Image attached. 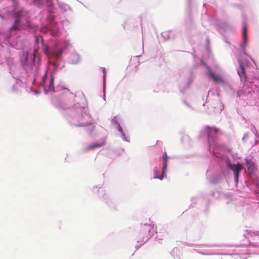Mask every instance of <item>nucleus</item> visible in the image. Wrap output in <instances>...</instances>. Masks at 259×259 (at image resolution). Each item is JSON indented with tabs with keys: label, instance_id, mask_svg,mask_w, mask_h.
<instances>
[{
	"label": "nucleus",
	"instance_id": "obj_1",
	"mask_svg": "<svg viewBox=\"0 0 259 259\" xmlns=\"http://www.w3.org/2000/svg\"><path fill=\"white\" fill-rule=\"evenodd\" d=\"M155 232H156V228L154 224H145L142 225L139 234L140 237L142 236L143 238L141 241L144 242V239H148Z\"/></svg>",
	"mask_w": 259,
	"mask_h": 259
},
{
	"label": "nucleus",
	"instance_id": "obj_2",
	"mask_svg": "<svg viewBox=\"0 0 259 259\" xmlns=\"http://www.w3.org/2000/svg\"><path fill=\"white\" fill-rule=\"evenodd\" d=\"M15 18H17L15 20L14 23L11 28V30H19L20 28V21L19 19H21L24 17H27L28 16V13L24 11H20L17 12H15L14 14Z\"/></svg>",
	"mask_w": 259,
	"mask_h": 259
},
{
	"label": "nucleus",
	"instance_id": "obj_3",
	"mask_svg": "<svg viewBox=\"0 0 259 259\" xmlns=\"http://www.w3.org/2000/svg\"><path fill=\"white\" fill-rule=\"evenodd\" d=\"M207 69H208L207 76L209 77H211L213 81H214L215 82H216L218 83H220L221 84H225V81L222 77V76L221 75H215L210 67H208Z\"/></svg>",
	"mask_w": 259,
	"mask_h": 259
},
{
	"label": "nucleus",
	"instance_id": "obj_4",
	"mask_svg": "<svg viewBox=\"0 0 259 259\" xmlns=\"http://www.w3.org/2000/svg\"><path fill=\"white\" fill-rule=\"evenodd\" d=\"M229 167L233 171L235 177V180L236 183H238L239 174L242 169V165L238 163L237 164H229Z\"/></svg>",
	"mask_w": 259,
	"mask_h": 259
},
{
	"label": "nucleus",
	"instance_id": "obj_5",
	"mask_svg": "<svg viewBox=\"0 0 259 259\" xmlns=\"http://www.w3.org/2000/svg\"><path fill=\"white\" fill-rule=\"evenodd\" d=\"M247 169L250 173L254 172L257 169V166L254 161L252 160L245 159Z\"/></svg>",
	"mask_w": 259,
	"mask_h": 259
},
{
	"label": "nucleus",
	"instance_id": "obj_6",
	"mask_svg": "<svg viewBox=\"0 0 259 259\" xmlns=\"http://www.w3.org/2000/svg\"><path fill=\"white\" fill-rule=\"evenodd\" d=\"M204 130L207 135V137L209 139L214 137L215 134L219 131V130L215 127L211 128L209 126L205 127Z\"/></svg>",
	"mask_w": 259,
	"mask_h": 259
},
{
	"label": "nucleus",
	"instance_id": "obj_7",
	"mask_svg": "<svg viewBox=\"0 0 259 259\" xmlns=\"http://www.w3.org/2000/svg\"><path fill=\"white\" fill-rule=\"evenodd\" d=\"M242 37L243 39V44L242 46V49L244 51L245 47L247 46V26L246 24L244 22L243 24V32Z\"/></svg>",
	"mask_w": 259,
	"mask_h": 259
},
{
	"label": "nucleus",
	"instance_id": "obj_8",
	"mask_svg": "<svg viewBox=\"0 0 259 259\" xmlns=\"http://www.w3.org/2000/svg\"><path fill=\"white\" fill-rule=\"evenodd\" d=\"M105 144H106L105 140H103L102 142L101 143L96 142V143H93V144L89 145L87 147L86 151H89L93 150V149L101 147L102 146L105 145Z\"/></svg>",
	"mask_w": 259,
	"mask_h": 259
},
{
	"label": "nucleus",
	"instance_id": "obj_9",
	"mask_svg": "<svg viewBox=\"0 0 259 259\" xmlns=\"http://www.w3.org/2000/svg\"><path fill=\"white\" fill-rule=\"evenodd\" d=\"M163 167H162V175L163 176L159 179L162 180L164 176L165 175L166 169H167V159L168 157L167 156V154L165 152L163 153Z\"/></svg>",
	"mask_w": 259,
	"mask_h": 259
},
{
	"label": "nucleus",
	"instance_id": "obj_10",
	"mask_svg": "<svg viewBox=\"0 0 259 259\" xmlns=\"http://www.w3.org/2000/svg\"><path fill=\"white\" fill-rule=\"evenodd\" d=\"M239 67L238 69V74L239 76H240L241 79L242 80L243 78L245 80L246 79V74L245 72V69L243 67V65L242 63H240L239 64Z\"/></svg>",
	"mask_w": 259,
	"mask_h": 259
},
{
	"label": "nucleus",
	"instance_id": "obj_11",
	"mask_svg": "<svg viewBox=\"0 0 259 259\" xmlns=\"http://www.w3.org/2000/svg\"><path fill=\"white\" fill-rule=\"evenodd\" d=\"M49 33L53 36H58L61 34V31L58 28L56 27L55 25L54 26L52 25L50 26Z\"/></svg>",
	"mask_w": 259,
	"mask_h": 259
},
{
	"label": "nucleus",
	"instance_id": "obj_12",
	"mask_svg": "<svg viewBox=\"0 0 259 259\" xmlns=\"http://www.w3.org/2000/svg\"><path fill=\"white\" fill-rule=\"evenodd\" d=\"M139 63L140 62L139 59L136 57L131 59L129 66L130 67L134 66L136 69L138 68V66L139 65Z\"/></svg>",
	"mask_w": 259,
	"mask_h": 259
},
{
	"label": "nucleus",
	"instance_id": "obj_13",
	"mask_svg": "<svg viewBox=\"0 0 259 259\" xmlns=\"http://www.w3.org/2000/svg\"><path fill=\"white\" fill-rule=\"evenodd\" d=\"M48 20L51 22L52 23V24H51V25H55V23H54V16L52 15V14H50V15L48 16Z\"/></svg>",
	"mask_w": 259,
	"mask_h": 259
},
{
	"label": "nucleus",
	"instance_id": "obj_14",
	"mask_svg": "<svg viewBox=\"0 0 259 259\" xmlns=\"http://www.w3.org/2000/svg\"><path fill=\"white\" fill-rule=\"evenodd\" d=\"M49 30L50 29H49L47 26H44L41 28L40 31L43 33H47L49 32Z\"/></svg>",
	"mask_w": 259,
	"mask_h": 259
},
{
	"label": "nucleus",
	"instance_id": "obj_15",
	"mask_svg": "<svg viewBox=\"0 0 259 259\" xmlns=\"http://www.w3.org/2000/svg\"><path fill=\"white\" fill-rule=\"evenodd\" d=\"M53 85H54V78H52L51 79V81H50V88H51V87L53 88Z\"/></svg>",
	"mask_w": 259,
	"mask_h": 259
},
{
	"label": "nucleus",
	"instance_id": "obj_16",
	"mask_svg": "<svg viewBox=\"0 0 259 259\" xmlns=\"http://www.w3.org/2000/svg\"><path fill=\"white\" fill-rule=\"evenodd\" d=\"M38 49L35 47L34 48V54H36V52L38 51Z\"/></svg>",
	"mask_w": 259,
	"mask_h": 259
},
{
	"label": "nucleus",
	"instance_id": "obj_17",
	"mask_svg": "<svg viewBox=\"0 0 259 259\" xmlns=\"http://www.w3.org/2000/svg\"><path fill=\"white\" fill-rule=\"evenodd\" d=\"M61 53H57V54H56L57 57H59V56L61 55Z\"/></svg>",
	"mask_w": 259,
	"mask_h": 259
},
{
	"label": "nucleus",
	"instance_id": "obj_18",
	"mask_svg": "<svg viewBox=\"0 0 259 259\" xmlns=\"http://www.w3.org/2000/svg\"><path fill=\"white\" fill-rule=\"evenodd\" d=\"M119 131H120V132H122V130L121 127H120V126L119 127Z\"/></svg>",
	"mask_w": 259,
	"mask_h": 259
},
{
	"label": "nucleus",
	"instance_id": "obj_19",
	"mask_svg": "<svg viewBox=\"0 0 259 259\" xmlns=\"http://www.w3.org/2000/svg\"><path fill=\"white\" fill-rule=\"evenodd\" d=\"M38 37H37L36 38V41H38Z\"/></svg>",
	"mask_w": 259,
	"mask_h": 259
}]
</instances>
